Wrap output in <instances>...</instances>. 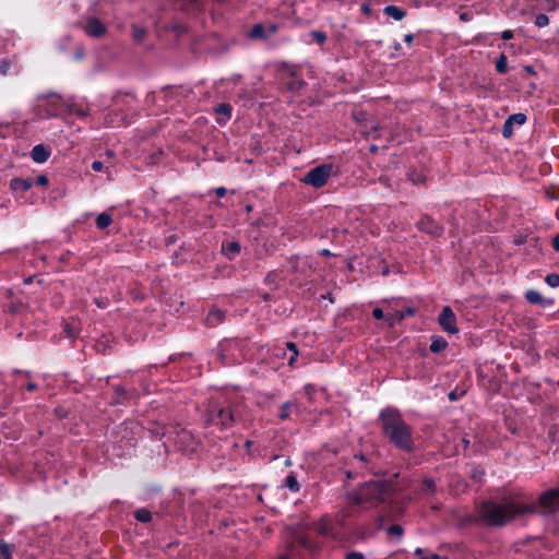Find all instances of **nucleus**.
I'll use <instances>...</instances> for the list:
<instances>
[{
  "label": "nucleus",
  "instance_id": "34",
  "mask_svg": "<svg viewBox=\"0 0 559 559\" xmlns=\"http://www.w3.org/2000/svg\"><path fill=\"white\" fill-rule=\"evenodd\" d=\"M496 70L499 73H506L508 71V61L503 53L496 60Z\"/></svg>",
  "mask_w": 559,
  "mask_h": 559
},
{
  "label": "nucleus",
  "instance_id": "62",
  "mask_svg": "<svg viewBox=\"0 0 559 559\" xmlns=\"http://www.w3.org/2000/svg\"><path fill=\"white\" fill-rule=\"evenodd\" d=\"M449 399H450V400H454V399H455V393H454V392H451V393L449 394Z\"/></svg>",
  "mask_w": 559,
  "mask_h": 559
},
{
  "label": "nucleus",
  "instance_id": "53",
  "mask_svg": "<svg viewBox=\"0 0 559 559\" xmlns=\"http://www.w3.org/2000/svg\"><path fill=\"white\" fill-rule=\"evenodd\" d=\"M217 197L223 198L226 194V189L224 187H219L215 190Z\"/></svg>",
  "mask_w": 559,
  "mask_h": 559
},
{
  "label": "nucleus",
  "instance_id": "60",
  "mask_svg": "<svg viewBox=\"0 0 559 559\" xmlns=\"http://www.w3.org/2000/svg\"><path fill=\"white\" fill-rule=\"evenodd\" d=\"M69 336L73 337L75 336V333L72 331V329H69L68 331Z\"/></svg>",
  "mask_w": 559,
  "mask_h": 559
},
{
  "label": "nucleus",
  "instance_id": "11",
  "mask_svg": "<svg viewBox=\"0 0 559 559\" xmlns=\"http://www.w3.org/2000/svg\"><path fill=\"white\" fill-rule=\"evenodd\" d=\"M539 503L549 512L559 510V489H551L543 493L539 498Z\"/></svg>",
  "mask_w": 559,
  "mask_h": 559
},
{
  "label": "nucleus",
  "instance_id": "1",
  "mask_svg": "<svg viewBox=\"0 0 559 559\" xmlns=\"http://www.w3.org/2000/svg\"><path fill=\"white\" fill-rule=\"evenodd\" d=\"M535 512V508L519 497H504L501 501H485L478 508L483 522L490 526H503L513 519Z\"/></svg>",
  "mask_w": 559,
  "mask_h": 559
},
{
  "label": "nucleus",
  "instance_id": "17",
  "mask_svg": "<svg viewBox=\"0 0 559 559\" xmlns=\"http://www.w3.org/2000/svg\"><path fill=\"white\" fill-rule=\"evenodd\" d=\"M50 156V150L43 144L35 145L31 151V157L36 163H45Z\"/></svg>",
  "mask_w": 559,
  "mask_h": 559
},
{
  "label": "nucleus",
  "instance_id": "3",
  "mask_svg": "<svg viewBox=\"0 0 559 559\" xmlns=\"http://www.w3.org/2000/svg\"><path fill=\"white\" fill-rule=\"evenodd\" d=\"M242 419V406L240 404H214L204 415L205 425L218 426L221 429L230 428L236 421Z\"/></svg>",
  "mask_w": 559,
  "mask_h": 559
},
{
  "label": "nucleus",
  "instance_id": "61",
  "mask_svg": "<svg viewBox=\"0 0 559 559\" xmlns=\"http://www.w3.org/2000/svg\"><path fill=\"white\" fill-rule=\"evenodd\" d=\"M97 305H98V307H100V308L106 307V302H104V301H98V300H97Z\"/></svg>",
  "mask_w": 559,
  "mask_h": 559
},
{
  "label": "nucleus",
  "instance_id": "50",
  "mask_svg": "<svg viewBox=\"0 0 559 559\" xmlns=\"http://www.w3.org/2000/svg\"><path fill=\"white\" fill-rule=\"evenodd\" d=\"M286 346L292 352V354L295 353V356H298V350L295 343L288 342Z\"/></svg>",
  "mask_w": 559,
  "mask_h": 559
},
{
  "label": "nucleus",
  "instance_id": "31",
  "mask_svg": "<svg viewBox=\"0 0 559 559\" xmlns=\"http://www.w3.org/2000/svg\"><path fill=\"white\" fill-rule=\"evenodd\" d=\"M538 5L546 11H554L559 7L556 0H536Z\"/></svg>",
  "mask_w": 559,
  "mask_h": 559
},
{
  "label": "nucleus",
  "instance_id": "15",
  "mask_svg": "<svg viewBox=\"0 0 559 559\" xmlns=\"http://www.w3.org/2000/svg\"><path fill=\"white\" fill-rule=\"evenodd\" d=\"M415 313V309L413 307H407L405 310H395L392 313H388L385 320L390 325H394L397 322L403 321L406 317H412Z\"/></svg>",
  "mask_w": 559,
  "mask_h": 559
},
{
  "label": "nucleus",
  "instance_id": "21",
  "mask_svg": "<svg viewBox=\"0 0 559 559\" xmlns=\"http://www.w3.org/2000/svg\"><path fill=\"white\" fill-rule=\"evenodd\" d=\"M225 319V313L224 311L219 310V309H211L210 312L207 313L206 316V324L209 326H216L217 324L222 323Z\"/></svg>",
  "mask_w": 559,
  "mask_h": 559
},
{
  "label": "nucleus",
  "instance_id": "23",
  "mask_svg": "<svg viewBox=\"0 0 559 559\" xmlns=\"http://www.w3.org/2000/svg\"><path fill=\"white\" fill-rule=\"evenodd\" d=\"M114 392H115V397H112V400L110 402L111 404H122L132 396V394L127 392L124 390V388H122L120 385L115 386Z\"/></svg>",
  "mask_w": 559,
  "mask_h": 559
},
{
  "label": "nucleus",
  "instance_id": "16",
  "mask_svg": "<svg viewBox=\"0 0 559 559\" xmlns=\"http://www.w3.org/2000/svg\"><path fill=\"white\" fill-rule=\"evenodd\" d=\"M34 182L31 179L13 178L10 181V188L14 193H24L33 187Z\"/></svg>",
  "mask_w": 559,
  "mask_h": 559
},
{
  "label": "nucleus",
  "instance_id": "8",
  "mask_svg": "<svg viewBox=\"0 0 559 559\" xmlns=\"http://www.w3.org/2000/svg\"><path fill=\"white\" fill-rule=\"evenodd\" d=\"M312 527L313 530L317 531L319 535L325 538L336 539L338 536V533L332 522V519L329 518L328 515H323L319 521L313 522Z\"/></svg>",
  "mask_w": 559,
  "mask_h": 559
},
{
  "label": "nucleus",
  "instance_id": "24",
  "mask_svg": "<svg viewBox=\"0 0 559 559\" xmlns=\"http://www.w3.org/2000/svg\"><path fill=\"white\" fill-rule=\"evenodd\" d=\"M278 70L281 72H284L285 74H287L290 78H297L299 75V72H300V68L298 66L290 64V63H287V62L278 63Z\"/></svg>",
  "mask_w": 559,
  "mask_h": 559
},
{
  "label": "nucleus",
  "instance_id": "57",
  "mask_svg": "<svg viewBox=\"0 0 559 559\" xmlns=\"http://www.w3.org/2000/svg\"><path fill=\"white\" fill-rule=\"evenodd\" d=\"M430 559H448L447 557H440L439 555L432 554Z\"/></svg>",
  "mask_w": 559,
  "mask_h": 559
},
{
  "label": "nucleus",
  "instance_id": "64",
  "mask_svg": "<svg viewBox=\"0 0 559 559\" xmlns=\"http://www.w3.org/2000/svg\"><path fill=\"white\" fill-rule=\"evenodd\" d=\"M252 207L250 205L247 206V211L250 212Z\"/></svg>",
  "mask_w": 559,
  "mask_h": 559
},
{
  "label": "nucleus",
  "instance_id": "43",
  "mask_svg": "<svg viewBox=\"0 0 559 559\" xmlns=\"http://www.w3.org/2000/svg\"><path fill=\"white\" fill-rule=\"evenodd\" d=\"M346 559H365V557L361 552L352 551L346 555Z\"/></svg>",
  "mask_w": 559,
  "mask_h": 559
},
{
  "label": "nucleus",
  "instance_id": "37",
  "mask_svg": "<svg viewBox=\"0 0 559 559\" xmlns=\"http://www.w3.org/2000/svg\"><path fill=\"white\" fill-rule=\"evenodd\" d=\"M549 24V17L546 14H538L535 19V25L537 27H545Z\"/></svg>",
  "mask_w": 559,
  "mask_h": 559
},
{
  "label": "nucleus",
  "instance_id": "32",
  "mask_svg": "<svg viewBox=\"0 0 559 559\" xmlns=\"http://www.w3.org/2000/svg\"><path fill=\"white\" fill-rule=\"evenodd\" d=\"M285 486L290 489L294 492H297L299 490V484L295 475L289 474L285 478Z\"/></svg>",
  "mask_w": 559,
  "mask_h": 559
},
{
  "label": "nucleus",
  "instance_id": "42",
  "mask_svg": "<svg viewBox=\"0 0 559 559\" xmlns=\"http://www.w3.org/2000/svg\"><path fill=\"white\" fill-rule=\"evenodd\" d=\"M48 182H49V180H48V177L46 175H39L36 178V181L34 183H36L38 186H47Z\"/></svg>",
  "mask_w": 559,
  "mask_h": 559
},
{
  "label": "nucleus",
  "instance_id": "4",
  "mask_svg": "<svg viewBox=\"0 0 559 559\" xmlns=\"http://www.w3.org/2000/svg\"><path fill=\"white\" fill-rule=\"evenodd\" d=\"M390 485L385 481H370L365 484L359 490L350 496L353 504L369 503L377 506L384 502L390 493Z\"/></svg>",
  "mask_w": 559,
  "mask_h": 559
},
{
  "label": "nucleus",
  "instance_id": "6",
  "mask_svg": "<svg viewBox=\"0 0 559 559\" xmlns=\"http://www.w3.org/2000/svg\"><path fill=\"white\" fill-rule=\"evenodd\" d=\"M334 174V167L331 164H323L310 169L304 178V182L314 188L323 187L329 178Z\"/></svg>",
  "mask_w": 559,
  "mask_h": 559
},
{
  "label": "nucleus",
  "instance_id": "18",
  "mask_svg": "<svg viewBox=\"0 0 559 559\" xmlns=\"http://www.w3.org/2000/svg\"><path fill=\"white\" fill-rule=\"evenodd\" d=\"M241 247L238 241L228 240L222 243L223 253L229 259H235L240 253Z\"/></svg>",
  "mask_w": 559,
  "mask_h": 559
},
{
  "label": "nucleus",
  "instance_id": "46",
  "mask_svg": "<svg viewBox=\"0 0 559 559\" xmlns=\"http://www.w3.org/2000/svg\"><path fill=\"white\" fill-rule=\"evenodd\" d=\"M372 316H373L376 319H378V320H380V319H383V318H384V313H383L382 309H380V308H374V309H373V311H372Z\"/></svg>",
  "mask_w": 559,
  "mask_h": 559
},
{
  "label": "nucleus",
  "instance_id": "38",
  "mask_svg": "<svg viewBox=\"0 0 559 559\" xmlns=\"http://www.w3.org/2000/svg\"><path fill=\"white\" fill-rule=\"evenodd\" d=\"M388 534L391 536L401 537L403 535V528L401 525L394 524L388 528Z\"/></svg>",
  "mask_w": 559,
  "mask_h": 559
},
{
  "label": "nucleus",
  "instance_id": "44",
  "mask_svg": "<svg viewBox=\"0 0 559 559\" xmlns=\"http://www.w3.org/2000/svg\"><path fill=\"white\" fill-rule=\"evenodd\" d=\"M145 36V31L143 28H134V38L136 40L143 39Z\"/></svg>",
  "mask_w": 559,
  "mask_h": 559
},
{
  "label": "nucleus",
  "instance_id": "2",
  "mask_svg": "<svg viewBox=\"0 0 559 559\" xmlns=\"http://www.w3.org/2000/svg\"><path fill=\"white\" fill-rule=\"evenodd\" d=\"M379 421L384 438L396 449L406 453L415 450L414 429L396 408L386 407L381 411Z\"/></svg>",
  "mask_w": 559,
  "mask_h": 559
},
{
  "label": "nucleus",
  "instance_id": "55",
  "mask_svg": "<svg viewBox=\"0 0 559 559\" xmlns=\"http://www.w3.org/2000/svg\"><path fill=\"white\" fill-rule=\"evenodd\" d=\"M296 359H297V356H295V353H293L292 356L288 358V365L294 366Z\"/></svg>",
  "mask_w": 559,
  "mask_h": 559
},
{
  "label": "nucleus",
  "instance_id": "56",
  "mask_svg": "<svg viewBox=\"0 0 559 559\" xmlns=\"http://www.w3.org/2000/svg\"><path fill=\"white\" fill-rule=\"evenodd\" d=\"M26 388L28 391H34L36 390L37 385L34 382H29L27 383Z\"/></svg>",
  "mask_w": 559,
  "mask_h": 559
},
{
  "label": "nucleus",
  "instance_id": "29",
  "mask_svg": "<svg viewBox=\"0 0 559 559\" xmlns=\"http://www.w3.org/2000/svg\"><path fill=\"white\" fill-rule=\"evenodd\" d=\"M293 81L286 84V88L290 92H299L306 86V82L300 78H292Z\"/></svg>",
  "mask_w": 559,
  "mask_h": 559
},
{
  "label": "nucleus",
  "instance_id": "45",
  "mask_svg": "<svg viewBox=\"0 0 559 559\" xmlns=\"http://www.w3.org/2000/svg\"><path fill=\"white\" fill-rule=\"evenodd\" d=\"M166 97H175V95L178 93L177 88L167 87L164 90Z\"/></svg>",
  "mask_w": 559,
  "mask_h": 559
},
{
  "label": "nucleus",
  "instance_id": "13",
  "mask_svg": "<svg viewBox=\"0 0 559 559\" xmlns=\"http://www.w3.org/2000/svg\"><path fill=\"white\" fill-rule=\"evenodd\" d=\"M525 121H526V116L524 114L519 112V114H513V115L509 116L508 119L503 123L502 135L506 139L511 138L513 134V127L515 124L522 126L525 123Z\"/></svg>",
  "mask_w": 559,
  "mask_h": 559
},
{
  "label": "nucleus",
  "instance_id": "59",
  "mask_svg": "<svg viewBox=\"0 0 559 559\" xmlns=\"http://www.w3.org/2000/svg\"><path fill=\"white\" fill-rule=\"evenodd\" d=\"M234 343H227L226 345H223V350H227V347H230Z\"/></svg>",
  "mask_w": 559,
  "mask_h": 559
},
{
  "label": "nucleus",
  "instance_id": "58",
  "mask_svg": "<svg viewBox=\"0 0 559 559\" xmlns=\"http://www.w3.org/2000/svg\"><path fill=\"white\" fill-rule=\"evenodd\" d=\"M525 71L528 73H534L533 67H531V66H526Z\"/></svg>",
  "mask_w": 559,
  "mask_h": 559
},
{
  "label": "nucleus",
  "instance_id": "14",
  "mask_svg": "<svg viewBox=\"0 0 559 559\" xmlns=\"http://www.w3.org/2000/svg\"><path fill=\"white\" fill-rule=\"evenodd\" d=\"M84 31L88 36L102 37L106 33V27L98 19L90 17L86 21Z\"/></svg>",
  "mask_w": 559,
  "mask_h": 559
},
{
  "label": "nucleus",
  "instance_id": "20",
  "mask_svg": "<svg viewBox=\"0 0 559 559\" xmlns=\"http://www.w3.org/2000/svg\"><path fill=\"white\" fill-rule=\"evenodd\" d=\"M63 103H66V102L62 100L60 97L51 96L49 99V103H48V106H49L48 115L49 116H59V115L66 114L64 106H62Z\"/></svg>",
  "mask_w": 559,
  "mask_h": 559
},
{
  "label": "nucleus",
  "instance_id": "5",
  "mask_svg": "<svg viewBox=\"0 0 559 559\" xmlns=\"http://www.w3.org/2000/svg\"><path fill=\"white\" fill-rule=\"evenodd\" d=\"M370 468V456L359 452L346 459L342 465L347 478H355L360 473Z\"/></svg>",
  "mask_w": 559,
  "mask_h": 559
},
{
  "label": "nucleus",
  "instance_id": "25",
  "mask_svg": "<svg viewBox=\"0 0 559 559\" xmlns=\"http://www.w3.org/2000/svg\"><path fill=\"white\" fill-rule=\"evenodd\" d=\"M384 13L388 16L393 17L396 21L403 20L405 17V15H406L405 10H403V9H401L399 7H395V5H386L384 8Z\"/></svg>",
  "mask_w": 559,
  "mask_h": 559
},
{
  "label": "nucleus",
  "instance_id": "10",
  "mask_svg": "<svg viewBox=\"0 0 559 559\" xmlns=\"http://www.w3.org/2000/svg\"><path fill=\"white\" fill-rule=\"evenodd\" d=\"M277 25L276 24H255L250 29L248 36L251 39H267L272 35H274L277 32Z\"/></svg>",
  "mask_w": 559,
  "mask_h": 559
},
{
  "label": "nucleus",
  "instance_id": "63",
  "mask_svg": "<svg viewBox=\"0 0 559 559\" xmlns=\"http://www.w3.org/2000/svg\"><path fill=\"white\" fill-rule=\"evenodd\" d=\"M461 19H462V20H466V14H465V13H464V14H462V15H461Z\"/></svg>",
  "mask_w": 559,
  "mask_h": 559
},
{
  "label": "nucleus",
  "instance_id": "33",
  "mask_svg": "<svg viewBox=\"0 0 559 559\" xmlns=\"http://www.w3.org/2000/svg\"><path fill=\"white\" fill-rule=\"evenodd\" d=\"M135 519L140 522H150L152 519V513L146 509H139L135 511Z\"/></svg>",
  "mask_w": 559,
  "mask_h": 559
},
{
  "label": "nucleus",
  "instance_id": "47",
  "mask_svg": "<svg viewBox=\"0 0 559 559\" xmlns=\"http://www.w3.org/2000/svg\"><path fill=\"white\" fill-rule=\"evenodd\" d=\"M103 167H104V165H103V163H102V162H99V160H94V162L92 163V169H93V170H95V171H100V170H103Z\"/></svg>",
  "mask_w": 559,
  "mask_h": 559
},
{
  "label": "nucleus",
  "instance_id": "7",
  "mask_svg": "<svg viewBox=\"0 0 559 559\" xmlns=\"http://www.w3.org/2000/svg\"><path fill=\"white\" fill-rule=\"evenodd\" d=\"M297 546L301 547L302 549L310 550V551L318 548L317 542L308 533H306L301 530H296L292 535V542H290L292 552L295 551V548Z\"/></svg>",
  "mask_w": 559,
  "mask_h": 559
},
{
  "label": "nucleus",
  "instance_id": "40",
  "mask_svg": "<svg viewBox=\"0 0 559 559\" xmlns=\"http://www.w3.org/2000/svg\"><path fill=\"white\" fill-rule=\"evenodd\" d=\"M11 67V62L7 59L0 61V75H7L9 69Z\"/></svg>",
  "mask_w": 559,
  "mask_h": 559
},
{
  "label": "nucleus",
  "instance_id": "51",
  "mask_svg": "<svg viewBox=\"0 0 559 559\" xmlns=\"http://www.w3.org/2000/svg\"><path fill=\"white\" fill-rule=\"evenodd\" d=\"M552 248L559 252V233L552 239Z\"/></svg>",
  "mask_w": 559,
  "mask_h": 559
},
{
  "label": "nucleus",
  "instance_id": "39",
  "mask_svg": "<svg viewBox=\"0 0 559 559\" xmlns=\"http://www.w3.org/2000/svg\"><path fill=\"white\" fill-rule=\"evenodd\" d=\"M436 489L435 483L431 479H425L423 483V491L431 493Z\"/></svg>",
  "mask_w": 559,
  "mask_h": 559
},
{
  "label": "nucleus",
  "instance_id": "9",
  "mask_svg": "<svg viewBox=\"0 0 559 559\" xmlns=\"http://www.w3.org/2000/svg\"><path fill=\"white\" fill-rule=\"evenodd\" d=\"M438 322L441 325V328L448 333L454 334L459 332V329L456 326V317L451 307L449 306L442 308L438 318Z\"/></svg>",
  "mask_w": 559,
  "mask_h": 559
},
{
  "label": "nucleus",
  "instance_id": "54",
  "mask_svg": "<svg viewBox=\"0 0 559 559\" xmlns=\"http://www.w3.org/2000/svg\"><path fill=\"white\" fill-rule=\"evenodd\" d=\"M404 40H405L408 45H411V44L413 43V40H414V36H413L412 34H407V35H405Z\"/></svg>",
  "mask_w": 559,
  "mask_h": 559
},
{
  "label": "nucleus",
  "instance_id": "48",
  "mask_svg": "<svg viewBox=\"0 0 559 559\" xmlns=\"http://www.w3.org/2000/svg\"><path fill=\"white\" fill-rule=\"evenodd\" d=\"M415 556H417L419 559H430V556L428 557L424 555V549L421 548H416Z\"/></svg>",
  "mask_w": 559,
  "mask_h": 559
},
{
  "label": "nucleus",
  "instance_id": "35",
  "mask_svg": "<svg viewBox=\"0 0 559 559\" xmlns=\"http://www.w3.org/2000/svg\"><path fill=\"white\" fill-rule=\"evenodd\" d=\"M545 282L550 286V287H558L559 286V275L556 274V273H550L548 274L546 277H545Z\"/></svg>",
  "mask_w": 559,
  "mask_h": 559
},
{
  "label": "nucleus",
  "instance_id": "30",
  "mask_svg": "<svg viewBox=\"0 0 559 559\" xmlns=\"http://www.w3.org/2000/svg\"><path fill=\"white\" fill-rule=\"evenodd\" d=\"M525 298H526V300H527L528 302H531V304H536V305H537V304H543V300H544V298H543L542 294H540L539 292H537V290H533V289L527 290V292L525 293Z\"/></svg>",
  "mask_w": 559,
  "mask_h": 559
},
{
  "label": "nucleus",
  "instance_id": "22",
  "mask_svg": "<svg viewBox=\"0 0 559 559\" xmlns=\"http://www.w3.org/2000/svg\"><path fill=\"white\" fill-rule=\"evenodd\" d=\"M293 411H295L296 413H299V412H300L298 403H296V402H292V401L286 402V403H284V404L281 406V411H280V415H278V416H280V418H281L282 420H286V419H288V418H289L290 413H292Z\"/></svg>",
  "mask_w": 559,
  "mask_h": 559
},
{
  "label": "nucleus",
  "instance_id": "26",
  "mask_svg": "<svg viewBox=\"0 0 559 559\" xmlns=\"http://www.w3.org/2000/svg\"><path fill=\"white\" fill-rule=\"evenodd\" d=\"M62 106H64L66 114H69V115L73 114L81 118H84L87 116V111L83 107L78 106L75 104L63 103Z\"/></svg>",
  "mask_w": 559,
  "mask_h": 559
},
{
  "label": "nucleus",
  "instance_id": "49",
  "mask_svg": "<svg viewBox=\"0 0 559 559\" xmlns=\"http://www.w3.org/2000/svg\"><path fill=\"white\" fill-rule=\"evenodd\" d=\"M502 39L509 40L513 37V32L510 29L503 31L501 34Z\"/></svg>",
  "mask_w": 559,
  "mask_h": 559
},
{
  "label": "nucleus",
  "instance_id": "12",
  "mask_svg": "<svg viewBox=\"0 0 559 559\" xmlns=\"http://www.w3.org/2000/svg\"><path fill=\"white\" fill-rule=\"evenodd\" d=\"M417 227L433 237H439L442 234V227L429 216H423L417 222Z\"/></svg>",
  "mask_w": 559,
  "mask_h": 559
},
{
  "label": "nucleus",
  "instance_id": "28",
  "mask_svg": "<svg viewBox=\"0 0 559 559\" xmlns=\"http://www.w3.org/2000/svg\"><path fill=\"white\" fill-rule=\"evenodd\" d=\"M112 222V218L108 212L100 213L96 218V226L99 229L107 228Z\"/></svg>",
  "mask_w": 559,
  "mask_h": 559
},
{
  "label": "nucleus",
  "instance_id": "19",
  "mask_svg": "<svg viewBox=\"0 0 559 559\" xmlns=\"http://www.w3.org/2000/svg\"><path fill=\"white\" fill-rule=\"evenodd\" d=\"M214 110L215 114L217 115V122L225 123L230 119L233 108L229 104L223 103L218 104Z\"/></svg>",
  "mask_w": 559,
  "mask_h": 559
},
{
  "label": "nucleus",
  "instance_id": "27",
  "mask_svg": "<svg viewBox=\"0 0 559 559\" xmlns=\"http://www.w3.org/2000/svg\"><path fill=\"white\" fill-rule=\"evenodd\" d=\"M447 346H448V343L444 338L436 336V337H432L429 348L432 353H440L443 349H445Z\"/></svg>",
  "mask_w": 559,
  "mask_h": 559
},
{
  "label": "nucleus",
  "instance_id": "36",
  "mask_svg": "<svg viewBox=\"0 0 559 559\" xmlns=\"http://www.w3.org/2000/svg\"><path fill=\"white\" fill-rule=\"evenodd\" d=\"M310 35L319 45H323L326 40V34L323 32L312 31Z\"/></svg>",
  "mask_w": 559,
  "mask_h": 559
},
{
  "label": "nucleus",
  "instance_id": "52",
  "mask_svg": "<svg viewBox=\"0 0 559 559\" xmlns=\"http://www.w3.org/2000/svg\"><path fill=\"white\" fill-rule=\"evenodd\" d=\"M313 392H314V389H313V386H312L311 384H308V385H306V386H305V393H306L309 397H311V395H312V393H313Z\"/></svg>",
  "mask_w": 559,
  "mask_h": 559
},
{
  "label": "nucleus",
  "instance_id": "41",
  "mask_svg": "<svg viewBox=\"0 0 559 559\" xmlns=\"http://www.w3.org/2000/svg\"><path fill=\"white\" fill-rule=\"evenodd\" d=\"M0 559H11V551L8 545H0Z\"/></svg>",
  "mask_w": 559,
  "mask_h": 559
}]
</instances>
